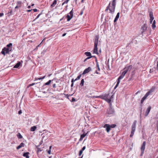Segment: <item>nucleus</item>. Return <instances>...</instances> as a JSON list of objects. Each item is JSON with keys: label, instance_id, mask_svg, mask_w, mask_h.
Here are the masks:
<instances>
[{"label": "nucleus", "instance_id": "obj_1", "mask_svg": "<svg viewBox=\"0 0 158 158\" xmlns=\"http://www.w3.org/2000/svg\"><path fill=\"white\" fill-rule=\"evenodd\" d=\"M99 39V36L98 35H96L95 36V40H94V49L93 52L94 53L96 54H98V40Z\"/></svg>", "mask_w": 158, "mask_h": 158}, {"label": "nucleus", "instance_id": "obj_2", "mask_svg": "<svg viewBox=\"0 0 158 158\" xmlns=\"http://www.w3.org/2000/svg\"><path fill=\"white\" fill-rule=\"evenodd\" d=\"M110 3L108 6L106 8L105 10V11H106L109 10H110V12L113 14L114 12L115 5H112V4H111V6H110Z\"/></svg>", "mask_w": 158, "mask_h": 158}, {"label": "nucleus", "instance_id": "obj_3", "mask_svg": "<svg viewBox=\"0 0 158 158\" xmlns=\"http://www.w3.org/2000/svg\"><path fill=\"white\" fill-rule=\"evenodd\" d=\"M136 123L137 121L136 120L135 121L131 126V134L130 135V137H132L134 135V132L135 130Z\"/></svg>", "mask_w": 158, "mask_h": 158}, {"label": "nucleus", "instance_id": "obj_4", "mask_svg": "<svg viewBox=\"0 0 158 158\" xmlns=\"http://www.w3.org/2000/svg\"><path fill=\"white\" fill-rule=\"evenodd\" d=\"M113 95H111V96H110L109 94L107 95L106 96H104V98L106 101L109 103V106L110 107V106H111V99L112 98H113Z\"/></svg>", "mask_w": 158, "mask_h": 158}, {"label": "nucleus", "instance_id": "obj_5", "mask_svg": "<svg viewBox=\"0 0 158 158\" xmlns=\"http://www.w3.org/2000/svg\"><path fill=\"white\" fill-rule=\"evenodd\" d=\"M114 110L111 107V106L107 110V114L110 116H112L114 114Z\"/></svg>", "mask_w": 158, "mask_h": 158}, {"label": "nucleus", "instance_id": "obj_6", "mask_svg": "<svg viewBox=\"0 0 158 158\" xmlns=\"http://www.w3.org/2000/svg\"><path fill=\"white\" fill-rule=\"evenodd\" d=\"M153 90H150L149 91L147 92L146 94L144 95V96L142 98L141 101V103L142 104L144 101L148 97V96L152 92Z\"/></svg>", "mask_w": 158, "mask_h": 158}, {"label": "nucleus", "instance_id": "obj_7", "mask_svg": "<svg viewBox=\"0 0 158 158\" xmlns=\"http://www.w3.org/2000/svg\"><path fill=\"white\" fill-rule=\"evenodd\" d=\"M11 48H4L2 49L1 53L5 56L6 53H9V52L11 51Z\"/></svg>", "mask_w": 158, "mask_h": 158}, {"label": "nucleus", "instance_id": "obj_8", "mask_svg": "<svg viewBox=\"0 0 158 158\" xmlns=\"http://www.w3.org/2000/svg\"><path fill=\"white\" fill-rule=\"evenodd\" d=\"M145 146H146V142L144 141L143 142L141 146V156H142L144 153V151L145 149Z\"/></svg>", "mask_w": 158, "mask_h": 158}, {"label": "nucleus", "instance_id": "obj_9", "mask_svg": "<svg viewBox=\"0 0 158 158\" xmlns=\"http://www.w3.org/2000/svg\"><path fill=\"white\" fill-rule=\"evenodd\" d=\"M103 127L106 128V131L107 133H109L111 129L110 125L109 124H105Z\"/></svg>", "mask_w": 158, "mask_h": 158}, {"label": "nucleus", "instance_id": "obj_10", "mask_svg": "<svg viewBox=\"0 0 158 158\" xmlns=\"http://www.w3.org/2000/svg\"><path fill=\"white\" fill-rule=\"evenodd\" d=\"M127 72L125 69H124V71L123 72L122 74L118 77V79L120 81V80L123 78Z\"/></svg>", "mask_w": 158, "mask_h": 158}, {"label": "nucleus", "instance_id": "obj_11", "mask_svg": "<svg viewBox=\"0 0 158 158\" xmlns=\"http://www.w3.org/2000/svg\"><path fill=\"white\" fill-rule=\"evenodd\" d=\"M91 70V69L90 67H89L87 68L86 69L83 71L82 74L84 75L85 74L89 72Z\"/></svg>", "mask_w": 158, "mask_h": 158}, {"label": "nucleus", "instance_id": "obj_12", "mask_svg": "<svg viewBox=\"0 0 158 158\" xmlns=\"http://www.w3.org/2000/svg\"><path fill=\"white\" fill-rule=\"evenodd\" d=\"M17 6L15 7V9L20 8L21 7L22 4V2L21 1H18L16 3Z\"/></svg>", "mask_w": 158, "mask_h": 158}, {"label": "nucleus", "instance_id": "obj_13", "mask_svg": "<svg viewBox=\"0 0 158 158\" xmlns=\"http://www.w3.org/2000/svg\"><path fill=\"white\" fill-rule=\"evenodd\" d=\"M151 109V106H149L147 108L145 115V116H147L149 113L150 110Z\"/></svg>", "mask_w": 158, "mask_h": 158}, {"label": "nucleus", "instance_id": "obj_14", "mask_svg": "<svg viewBox=\"0 0 158 158\" xmlns=\"http://www.w3.org/2000/svg\"><path fill=\"white\" fill-rule=\"evenodd\" d=\"M132 66H129L127 67H125L124 68V69H125L127 72L128 71H130L132 69Z\"/></svg>", "mask_w": 158, "mask_h": 158}, {"label": "nucleus", "instance_id": "obj_15", "mask_svg": "<svg viewBox=\"0 0 158 158\" xmlns=\"http://www.w3.org/2000/svg\"><path fill=\"white\" fill-rule=\"evenodd\" d=\"M29 152H24L23 154V156L26 157V158H29Z\"/></svg>", "mask_w": 158, "mask_h": 158}, {"label": "nucleus", "instance_id": "obj_16", "mask_svg": "<svg viewBox=\"0 0 158 158\" xmlns=\"http://www.w3.org/2000/svg\"><path fill=\"white\" fill-rule=\"evenodd\" d=\"M119 14H120V13L119 12H118L117 13V15L114 20V23H115L117 21V20L118 19V18L119 17Z\"/></svg>", "mask_w": 158, "mask_h": 158}, {"label": "nucleus", "instance_id": "obj_17", "mask_svg": "<svg viewBox=\"0 0 158 158\" xmlns=\"http://www.w3.org/2000/svg\"><path fill=\"white\" fill-rule=\"evenodd\" d=\"M147 25L144 23L141 27V30H147Z\"/></svg>", "mask_w": 158, "mask_h": 158}, {"label": "nucleus", "instance_id": "obj_18", "mask_svg": "<svg viewBox=\"0 0 158 158\" xmlns=\"http://www.w3.org/2000/svg\"><path fill=\"white\" fill-rule=\"evenodd\" d=\"M87 134V133H86V134L84 133L83 134L81 135L80 138L79 139V140L80 141L82 140L83 139V138Z\"/></svg>", "mask_w": 158, "mask_h": 158}, {"label": "nucleus", "instance_id": "obj_19", "mask_svg": "<svg viewBox=\"0 0 158 158\" xmlns=\"http://www.w3.org/2000/svg\"><path fill=\"white\" fill-rule=\"evenodd\" d=\"M21 63L20 62H18L14 67V68H17L20 65Z\"/></svg>", "mask_w": 158, "mask_h": 158}, {"label": "nucleus", "instance_id": "obj_20", "mask_svg": "<svg viewBox=\"0 0 158 158\" xmlns=\"http://www.w3.org/2000/svg\"><path fill=\"white\" fill-rule=\"evenodd\" d=\"M36 128H37V127L36 126H33L31 128V129H30L31 131H35V130H36Z\"/></svg>", "mask_w": 158, "mask_h": 158}, {"label": "nucleus", "instance_id": "obj_21", "mask_svg": "<svg viewBox=\"0 0 158 158\" xmlns=\"http://www.w3.org/2000/svg\"><path fill=\"white\" fill-rule=\"evenodd\" d=\"M155 23H156V21H155V20H154L153 21V23H152V28L153 29H155V28L156 27V25H155Z\"/></svg>", "mask_w": 158, "mask_h": 158}, {"label": "nucleus", "instance_id": "obj_22", "mask_svg": "<svg viewBox=\"0 0 158 158\" xmlns=\"http://www.w3.org/2000/svg\"><path fill=\"white\" fill-rule=\"evenodd\" d=\"M149 16L150 19H154L153 16V13L152 11H151L149 13Z\"/></svg>", "mask_w": 158, "mask_h": 158}, {"label": "nucleus", "instance_id": "obj_23", "mask_svg": "<svg viewBox=\"0 0 158 158\" xmlns=\"http://www.w3.org/2000/svg\"><path fill=\"white\" fill-rule=\"evenodd\" d=\"M57 3V1L56 0H55L53 2L52 4L51 5V7H54Z\"/></svg>", "mask_w": 158, "mask_h": 158}, {"label": "nucleus", "instance_id": "obj_24", "mask_svg": "<svg viewBox=\"0 0 158 158\" xmlns=\"http://www.w3.org/2000/svg\"><path fill=\"white\" fill-rule=\"evenodd\" d=\"M85 54L87 56H89L90 57V56H92L91 55V54L90 52H85Z\"/></svg>", "mask_w": 158, "mask_h": 158}, {"label": "nucleus", "instance_id": "obj_25", "mask_svg": "<svg viewBox=\"0 0 158 158\" xmlns=\"http://www.w3.org/2000/svg\"><path fill=\"white\" fill-rule=\"evenodd\" d=\"M84 80L83 79H82L81 81V82L80 84V85L82 87L84 85Z\"/></svg>", "mask_w": 158, "mask_h": 158}, {"label": "nucleus", "instance_id": "obj_26", "mask_svg": "<svg viewBox=\"0 0 158 158\" xmlns=\"http://www.w3.org/2000/svg\"><path fill=\"white\" fill-rule=\"evenodd\" d=\"M117 84L114 87V89H115L118 87V85H119V83H120V81L118 79H117Z\"/></svg>", "mask_w": 158, "mask_h": 158}, {"label": "nucleus", "instance_id": "obj_27", "mask_svg": "<svg viewBox=\"0 0 158 158\" xmlns=\"http://www.w3.org/2000/svg\"><path fill=\"white\" fill-rule=\"evenodd\" d=\"M67 21H69L72 18V17L70 16L69 14H68L67 16Z\"/></svg>", "mask_w": 158, "mask_h": 158}, {"label": "nucleus", "instance_id": "obj_28", "mask_svg": "<svg viewBox=\"0 0 158 158\" xmlns=\"http://www.w3.org/2000/svg\"><path fill=\"white\" fill-rule=\"evenodd\" d=\"M17 136L19 139H22L23 138L22 136L20 133H18L17 135Z\"/></svg>", "mask_w": 158, "mask_h": 158}, {"label": "nucleus", "instance_id": "obj_29", "mask_svg": "<svg viewBox=\"0 0 158 158\" xmlns=\"http://www.w3.org/2000/svg\"><path fill=\"white\" fill-rule=\"evenodd\" d=\"M116 126V125L114 124L110 125V128H114Z\"/></svg>", "mask_w": 158, "mask_h": 158}, {"label": "nucleus", "instance_id": "obj_30", "mask_svg": "<svg viewBox=\"0 0 158 158\" xmlns=\"http://www.w3.org/2000/svg\"><path fill=\"white\" fill-rule=\"evenodd\" d=\"M73 10H72L69 13V14L70 15V16L72 17H73Z\"/></svg>", "mask_w": 158, "mask_h": 158}, {"label": "nucleus", "instance_id": "obj_31", "mask_svg": "<svg viewBox=\"0 0 158 158\" xmlns=\"http://www.w3.org/2000/svg\"><path fill=\"white\" fill-rule=\"evenodd\" d=\"M25 144L23 143H21L19 145L21 147V148L23 147L24 146Z\"/></svg>", "mask_w": 158, "mask_h": 158}, {"label": "nucleus", "instance_id": "obj_32", "mask_svg": "<svg viewBox=\"0 0 158 158\" xmlns=\"http://www.w3.org/2000/svg\"><path fill=\"white\" fill-rule=\"evenodd\" d=\"M45 77H46V76H44L42 77H40V78H38V80H40L43 79L45 78Z\"/></svg>", "mask_w": 158, "mask_h": 158}, {"label": "nucleus", "instance_id": "obj_33", "mask_svg": "<svg viewBox=\"0 0 158 158\" xmlns=\"http://www.w3.org/2000/svg\"><path fill=\"white\" fill-rule=\"evenodd\" d=\"M12 45V44L10 43L7 45L6 47L7 48H10L9 47H10Z\"/></svg>", "mask_w": 158, "mask_h": 158}, {"label": "nucleus", "instance_id": "obj_34", "mask_svg": "<svg viewBox=\"0 0 158 158\" xmlns=\"http://www.w3.org/2000/svg\"><path fill=\"white\" fill-rule=\"evenodd\" d=\"M69 0H66L62 3V5H63L65 3H67Z\"/></svg>", "mask_w": 158, "mask_h": 158}, {"label": "nucleus", "instance_id": "obj_35", "mask_svg": "<svg viewBox=\"0 0 158 158\" xmlns=\"http://www.w3.org/2000/svg\"><path fill=\"white\" fill-rule=\"evenodd\" d=\"M112 5H116V0H113L112 3Z\"/></svg>", "mask_w": 158, "mask_h": 158}, {"label": "nucleus", "instance_id": "obj_36", "mask_svg": "<svg viewBox=\"0 0 158 158\" xmlns=\"http://www.w3.org/2000/svg\"><path fill=\"white\" fill-rule=\"evenodd\" d=\"M83 151L82 150H80L79 151V156H80L82 154V152H83Z\"/></svg>", "mask_w": 158, "mask_h": 158}, {"label": "nucleus", "instance_id": "obj_37", "mask_svg": "<svg viewBox=\"0 0 158 158\" xmlns=\"http://www.w3.org/2000/svg\"><path fill=\"white\" fill-rule=\"evenodd\" d=\"M37 153H38L40 152L41 151V150L40 148H37Z\"/></svg>", "mask_w": 158, "mask_h": 158}, {"label": "nucleus", "instance_id": "obj_38", "mask_svg": "<svg viewBox=\"0 0 158 158\" xmlns=\"http://www.w3.org/2000/svg\"><path fill=\"white\" fill-rule=\"evenodd\" d=\"M156 127H157V132L158 133V120L157 121L156 123Z\"/></svg>", "mask_w": 158, "mask_h": 158}, {"label": "nucleus", "instance_id": "obj_39", "mask_svg": "<svg viewBox=\"0 0 158 158\" xmlns=\"http://www.w3.org/2000/svg\"><path fill=\"white\" fill-rule=\"evenodd\" d=\"M81 74H80L79 76H78V77H77V79H78V80H79L80 78L81 77Z\"/></svg>", "mask_w": 158, "mask_h": 158}, {"label": "nucleus", "instance_id": "obj_40", "mask_svg": "<svg viewBox=\"0 0 158 158\" xmlns=\"http://www.w3.org/2000/svg\"><path fill=\"white\" fill-rule=\"evenodd\" d=\"M35 85V83H33L31 84H30L29 85V86H32L33 85Z\"/></svg>", "mask_w": 158, "mask_h": 158}, {"label": "nucleus", "instance_id": "obj_41", "mask_svg": "<svg viewBox=\"0 0 158 158\" xmlns=\"http://www.w3.org/2000/svg\"><path fill=\"white\" fill-rule=\"evenodd\" d=\"M49 83H48V82H47L46 83H45L44 84V85H43V86H45V85H49Z\"/></svg>", "mask_w": 158, "mask_h": 158}, {"label": "nucleus", "instance_id": "obj_42", "mask_svg": "<svg viewBox=\"0 0 158 158\" xmlns=\"http://www.w3.org/2000/svg\"><path fill=\"white\" fill-rule=\"evenodd\" d=\"M154 19H150V22L151 24L152 23V21Z\"/></svg>", "mask_w": 158, "mask_h": 158}, {"label": "nucleus", "instance_id": "obj_43", "mask_svg": "<svg viewBox=\"0 0 158 158\" xmlns=\"http://www.w3.org/2000/svg\"><path fill=\"white\" fill-rule=\"evenodd\" d=\"M142 108H141V109L140 110V116L141 117V114H142Z\"/></svg>", "mask_w": 158, "mask_h": 158}, {"label": "nucleus", "instance_id": "obj_44", "mask_svg": "<svg viewBox=\"0 0 158 158\" xmlns=\"http://www.w3.org/2000/svg\"><path fill=\"white\" fill-rule=\"evenodd\" d=\"M85 148H86V147H85V146H84L82 148V149L81 150H82V151H84L85 149Z\"/></svg>", "mask_w": 158, "mask_h": 158}, {"label": "nucleus", "instance_id": "obj_45", "mask_svg": "<svg viewBox=\"0 0 158 158\" xmlns=\"http://www.w3.org/2000/svg\"><path fill=\"white\" fill-rule=\"evenodd\" d=\"M75 101V99L74 98H73L72 99V102H74Z\"/></svg>", "mask_w": 158, "mask_h": 158}, {"label": "nucleus", "instance_id": "obj_46", "mask_svg": "<svg viewBox=\"0 0 158 158\" xmlns=\"http://www.w3.org/2000/svg\"><path fill=\"white\" fill-rule=\"evenodd\" d=\"M47 152L48 154H51V150H48L47 151Z\"/></svg>", "mask_w": 158, "mask_h": 158}, {"label": "nucleus", "instance_id": "obj_47", "mask_svg": "<svg viewBox=\"0 0 158 158\" xmlns=\"http://www.w3.org/2000/svg\"><path fill=\"white\" fill-rule=\"evenodd\" d=\"M56 84H54L53 85H52V86H53V88H55L56 87Z\"/></svg>", "mask_w": 158, "mask_h": 158}, {"label": "nucleus", "instance_id": "obj_48", "mask_svg": "<svg viewBox=\"0 0 158 158\" xmlns=\"http://www.w3.org/2000/svg\"><path fill=\"white\" fill-rule=\"evenodd\" d=\"M4 15V14L2 13H0V17H2Z\"/></svg>", "mask_w": 158, "mask_h": 158}, {"label": "nucleus", "instance_id": "obj_49", "mask_svg": "<svg viewBox=\"0 0 158 158\" xmlns=\"http://www.w3.org/2000/svg\"><path fill=\"white\" fill-rule=\"evenodd\" d=\"M41 14H39L38 16H37V17H36V18L35 19H37L40 16V15Z\"/></svg>", "mask_w": 158, "mask_h": 158}, {"label": "nucleus", "instance_id": "obj_50", "mask_svg": "<svg viewBox=\"0 0 158 158\" xmlns=\"http://www.w3.org/2000/svg\"><path fill=\"white\" fill-rule=\"evenodd\" d=\"M33 10L34 12H37V10L36 9H34Z\"/></svg>", "mask_w": 158, "mask_h": 158}, {"label": "nucleus", "instance_id": "obj_51", "mask_svg": "<svg viewBox=\"0 0 158 158\" xmlns=\"http://www.w3.org/2000/svg\"><path fill=\"white\" fill-rule=\"evenodd\" d=\"M20 148H21V147L20 146V145H19L18 146V147H17V150H18L19 149H20Z\"/></svg>", "mask_w": 158, "mask_h": 158}, {"label": "nucleus", "instance_id": "obj_52", "mask_svg": "<svg viewBox=\"0 0 158 158\" xmlns=\"http://www.w3.org/2000/svg\"><path fill=\"white\" fill-rule=\"evenodd\" d=\"M53 81V80H49L48 82L49 83V84H50V83L52 81Z\"/></svg>", "mask_w": 158, "mask_h": 158}, {"label": "nucleus", "instance_id": "obj_53", "mask_svg": "<svg viewBox=\"0 0 158 158\" xmlns=\"http://www.w3.org/2000/svg\"><path fill=\"white\" fill-rule=\"evenodd\" d=\"M22 113V111L21 110H20L18 112V114H20Z\"/></svg>", "mask_w": 158, "mask_h": 158}, {"label": "nucleus", "instance_id": "obj_54", "mask_svg": "<svg viewBox=\"0 0 158 158\" xmlns=\"http://www.w3.org/2000/svg\"><path fill=\"white\" fill-rule=\"evenodd\" d=\"M74 80L73 79L71 80V82L72 83H74V82L75 81H74Z\"/></svg>", "mask_w": 158, "mask_h": 158}, {"label": "nucleus", "instance_id": "obj_55", "mask_svg": "<svg viewBox=\"0 0 158 158\" xmlns=\"http://www.w3.org/2000/svg\"><path fill=\"white\" fill-rule=\"evenodd\" d=\"M65 95L66 96L67 98L69 99V96H70V95H68V94H66ZM72 94L70 95V96H72Z\"/></svg>", "mask_w": 158, "mask_h": 158}, {"label": "nucleus", "instance_id": "obj_56", "mask_svg": "<svg viewBox=\"0 0 158 158\" xmlns=\"http://www.w3.org/2000/svg\"><path fill=\"white\" fill-rule=\"evenodd\" d=\"M92 57V56H90V57H87V58H86V59L87 60H88V59H90V58H91V57Z\"/></svg>", "mask_w": 158, "mask_h": 158}, {"label": "nucleus", "instance_id": "obj_57", "mask_svg": "<svg viewBox=\"0 0 158 158\" xmlns=\"http://www.w3.org/2000/svg\"><path fill=\"white\" fill-rule=\"evenodd\" d=\"M38 78H37V77L35 78V81H37V80H38Z\"/></svg>", "mask_w": 158, "mask_h": 158}, {"label": "nucleus", "instance_id": "obj_58", "mask_svg": "<svg viewBox=\"0 0 158 158\" xmlns=\"http://www.w3.org/2000/svg\"><path fill=\"white\" fill-rule=\"evenodd\" d=\"M97 66L98 68V67H99V65L98 62H97Z\"/></svg>", "mask_w": 158, "mask_h": 158}, {"label": "nucleus", "instance_id": "obj_59", "mask_svg": "<svg viewBox=\"0 0 158 158\" xmlns=\"http://www.w3.org/2000/svg\"><path fill=\"white\" fill-rule=\"evenodd\" d=\"M66 35V33H64V34H63L62 35V36H63V37L64 36H65Z\"/></svg>", "mask_w": 158, "mask_h": 158}, {"label": "nucleus", "instance_id": "obj_60", "mask_svg": "<svg viewBox=\"0 0 158 158\" xmlns=\"http://www.w3.org/2000/svg\"><path fill=\"white\" fill-rule=\"evenodd\" d=\"M51 148H52V146H50L49 147V150H51Z\"/></svg>", "mask_w": 158, "mask_h": 158}, {"label": "nucleus", "instance_id": "obj_61", "mask_svg": "<svg viewBox=\"0 0 158 158\" xmlns=\"http://www.w3.org/2000/svg\"><path fill=\"white\" fill-rule=\"evenodd\" d=\"M73 85V83H72V84L71 85V87H72Z\"/></svg>", "mask_w": 158, "mask_h": 158}, {"label": "nucleus", "instance_id": "obj_62", "mask_svg": "<svg viewBox=\"0 0 158 158\" xmlns=\"http://www.w3.org/2000/svg\"><path fill=\"white\" fill-rule=\"evenodd\" d=\"M32 10V9H31V10H27V12H30V11H31Z\"/></svg>", "mask_w": 158, "mask_h": 158}, {"label": "nucleus", "instance_id": "obj_63", "mask_svg": "<svg viewBox=\"0 0 158 158\" xmlns=\"http://www.w3.org/2000/svg\"><path fill=\"white\" fill-rule=\"evenodd\" d=\"M140 93V91H138L136 93V94H138V93Z\"/></svg>", "mask_w": 158, "mask_h": 158}, {"label": "nucleus", "instance_id": "obj_64", "mask_svg": "<svg viewBox=\"0 0 158 158\" xmlns=\"http://www.w3.org/2000/svg\"><path fill=\"white\" fill-rule=\"evenodd\" d=\"M78 80V79H77V78L76 79H75V80H74V81H76L77 80Z\"/></svg>", "mask_w": 158, "mask_h": 158}]
</instances>
